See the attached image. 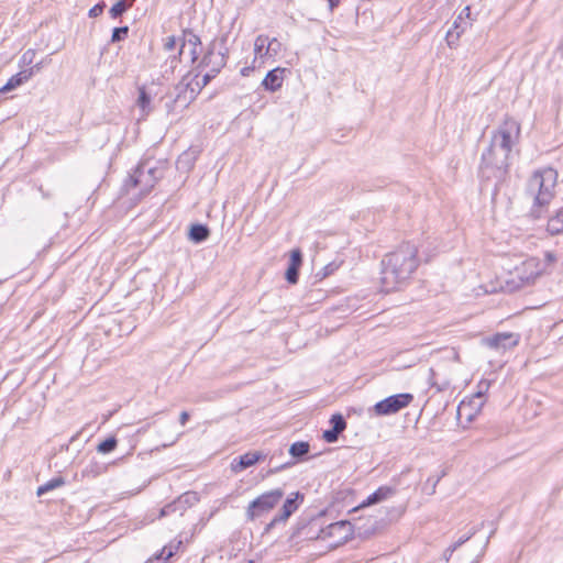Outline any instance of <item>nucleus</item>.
<instances>
[{"instance_id":"nucleus-1","label":"nucleus","mask_w":563,"mask_h":563,"mask_svg":"<svg viewBox=\"0 0 563 563\" xmlns=\"http://www.w3.org/2000/svg\"><path fill=\"white\" fill-rule=\"evenodd\" d=\"M520 124L511 117H506L494 131L488 148L482 154L481 175L485 179L503 180L508 174L509 155L519 142Z\"/></svg>"},{"instance_id":"nucleus-2","label":"nucleus","mask_w":563,"mask_h":563,"mask_svg":"<svg viewBox=\"0 0 563 563\" xmlns=\"http://www.w3.org/2000/svg\"><path fill=\"white\" fill-rule=\"evenodd\" d=\"M417 255L416 245L407 242L384 257L380 272L382 291L399 290L407 285L419 265Z\"/></svg>"},{"instance_id":"nucleus-3","label":"nucleus","mask_w":563,"mask_h":563,"mask_svg":"<svg viewBox=\"0 0 563 563\" xmlns=\"http://www.w3.org/2000/svg\"><path fill=\"white\" fill-rule=\"evenodd\" d=\"M558 174L552 168L534 172L527 183V194L533 199L531 214L541 217V209L550 203L554 197Z\"/></svg>"},{"instance_id":"nucleus-4","label":"nucleus","mask_w":563,"mask_h":563,"mask_svg":"<svg viewBox=\"0 0 563 563\" xmlns=\"http://www.w3.org/2000/svg\"><path fill=\"white\" fill-rule=\"evenodd\" d=\"M545 272V264L537 257H530L516 266L506 280V287L509 291L518 290L527 285H531L542 273Z\"/></svg>"},{"instance_id":"nucleus-5","label":"nucleus","mask_w":563,"mask_h":563,"mask_svg":"<svg viewBox=\"0 0 563 563\" xmlns=\"http://www.w3.org/2000/svg\"><path fill=\"white\" fill-rule=\"evenodd\" d=\"M162 177V170L151 166L148 162L140 163L129 179L125 181L124 187L128 191L132 188H139L140 195H147L155 186L156 181Z\"/></svg>"},{"instance_id":"nucleus-6","label":"nucleus","mask_w":563,"mask_h":563,"mask_svg":"<svg viewBox=\"0 0 563 563\" xmlns=\"http://www.w3.org/2000/svg\"><path fill=\"white\" fill-rule=\"evenodd\" d=\"M282 488H275L266 492L255 498L247 507V516L250 519H255L272 510L284 497Z\"/></svg>"},{"instance_id":"nucleus-7","label":"nucleus","mask_w":563,"mask_h":563,"mask_svg":"<svg viewBox=\"0 0 563 563\" xmlns=\"http://www.w3.org/2000/svg\"><path fill=\"white\" fill-rule=\"evenodd\" d=\"M413 399L408 393L389 396L374 406V410L378 416H388L406 408Z\"/></svg>"},{"instance_id":"nucleus-8","label":"nucleus","mask_w":563,"mask_h":563,"mask_svg":"<svg viewBox=\"0 0 563 563\" xmlns=\"http://www.w3.org/2000/svg\"><path fill=\"white\" fill-rule=\"evenodd\" d=\"M321 533L322 539L336 538L335 544L339 545L345 543L353 536V529L349 521L342 520L329 525Z\"/></svg>"},{"instance_id":"nucleus-9","label":"nucleus","mask_w":563,"mask_h":563,"mask_svg":"<svg viewBox=\"0 0 563 563\" xmlns=\"http://www.w3.org/2000/svg\"><path fill=\"white\" fill-rule=\"evenodd\" d=\"M485 343L496 351H506L515 347L519 343V334L511 332L496 333L485 339Z\"/></svg>"},{"instance_id":"nucleus-10","label":"nucleus","mask_w":563,"mask_h":563,"mask_svg":"<svg viewBox=\"0 0 563 563\" xmlns=\"http://www.w3.org/2000/svg\"><path fill=\"white\" fill-rule=\"evenodd\" d=\"M201 41L200 37L195 34L190 30H185L184 35L181 38L180 47L178 51V56H174L172 59V64L178 60V57H180L184 54V48L188 45L189 48V57L190 62L195 63L199 56L198 47L200 46Z\"/></svg>"},{"instance_id":"nucleus-11","label":"nucleus","mask_w":563,"mask_h":563,"mask_svg":"<svg viewBox=\"0 0 563 563\" xmlns=\"http://www.w3.org/2000/svg\"><path fill=\"white\" fill-rule=\"evenodd\" d=\"M292 495L294 497H288L285 500L279 514L275 516V518L268 523L267 529H271L278 522H285L292 515V512L297 510L299 506L298 500L302 501L303 495H301L299 492H296Z\"/></svg>"},{"instance_id":"nucleus-12","label":"nucleus","mask_w":563,"mask_h":563,"mask_svg":"<svg viewBox=\"0 0 563 563\" xmlns=\"http://www.w3.org/2000/svg\"><path fill=\"white\" fill-rule=\"evenodd\" d=\"M266 455L261 451H250L239 457L234 459L231 463V471L233 473H240L245 468L253 466L257 462L264 460Z\"/></svg>"},{"instance_id":"nucleus-13","label":"nucleus","mask_w":563,"mask_h":563,"mask_svg":"<svg viewBox=\"0 0 563 563\" xmlns=\"http://www.w3.org/2000/svg\"><path fill=\"white\" fill-rule=\"evenodd\" d=\"M395 494V489L388 486H380L377 490L371 494L357 508L353 510H357L358 508L372 506L378 504Z\"/></svg>"},{"instance_id":"nucleus-14","label":"nucleus","mask_w":563,"mask_h":563,"mask_svg":"<svg viewBox=\"0 0 563 563\" xmlns=\"http://www.w3.org/2000/svg\"><path fill=\"white\" fill-rule=\"evenodd\" d=\"M32 77H33V69L20 70L18 74L13 75L2 88H0V93L14 90L15 88H18L21 85H23L24 82H26Z\"/></svg>"},{"instance_id":"nucleus-15","label":"nucleus","mask_w":563,"mask_h":563,"mask_svg":"<svg viewBox=\"0 0 563 563\" xmlns=\"http://www.w3.org/2000/svg\"><path fill=\"white\" fill-rule=\"evenodd\" d=\"M283 71L284 69L279 67L269 70L262 81L263 87L272 92L278 90L284 81V78L282 76Z\"/></svg>"},{"instance_id":"nucleus-16","label":"nucleus","mask_w":563,"mask_h":563,"mask_svg":"<svg viewBox=\"0 0 563 563\" xmlns=\"http://www.w3.org/2000/svg\"><path fill=\"white\" fill-rule=\"evenodd\" d=\"M547 230L551 235H563V208L550 217Z\"/></svg>"},{"instance_id":"nucleus-17","label":"nucleus","mask_w":563,"mask_h":563,"mask_svg":"<svg viewBox=\"0 0 563 563\" xmlns=\"http://www.w3.org/2000/svg\"><path fill=\"white\" fill-rule=\"evenodd\" d=\"M210 230L205 224H194L189 230V239L195 243H201L209 238Z\"/></svg>"},{"instance_id":"nucleus-18","label":"nucleus","mask_w":563,"mask_h":563,"mask_svg":"<svg viewBox=\"0 0 563 563\" xmlns=\"http://www.w3.org/2000/svg\"><path fill=\"white\" fill-rule=\"evenodd\" d=\"M64 485H65V478L63 476L54 477V478L49 479L48 482H46L45 484L41 485L37 488L36 495L43 496L44 494H46L55 488L62 487Z\"/></svg>"},{"instance_id":"nucleus-19","label":"nucleus","mask_w":563,"mask_h":563,"mask_svg":"<svg viewBox=\"0 0 563 563\" xmlns=\"http://www.w3.org/2000/svg\"><path fill=\"white\" fill-rule=\"evenodd\" d=\"M467 25H468V23L466 21H464V16H462V14H460L453 23V29L449 30L446 33V40H448L449 45L453 44L452 37H453L454 31H456V38H459L460 34L465 31Z\"/></svg>"},{"instance_id":"nucleus-20","label":"nucleus","mask_w":563,"mask_h":563,"mask_svg":"<svg viewBox=\"0 0 563 563\" xmlns=\"http://www.w3.org/2000/svg\"><path fill=\"white\" fill-rule=\"evenodd\" d=\"M136 104L142 110L144 115H147L151 111V96L146 92L145 87L139 88V98Z\"/></svg>"},{"instance_id":"nucleus-21","label":"nucleus","mask_w":563,"mask_h":563,"mask_svg":"<svg viewBox=\"0 0 563 563\" xmlns=\"http://www.w3.org/2000/svg\"><path fill=\"white\" fill-rule=\"evenodd\" d=\"M217 63L214 67H211L208 73H206L202 77V86L209 84V81L217 76V74L221 70V68L225 65V56L217 55Z\"/></svg>"},{"instance_id":"nucleus-22","label":"nucleus","mask_w":563,"mask_h":563,"mask_svg":"<svg viewBox=\"0 0 563 563\" xmlns=\"http://www.w3.org/2000/svg\"><path fill=\"white\" fill-rule=\"evenodd\" d=\"M190 497L196 498L195 495L186 493L183 496H180L177 501L166 505L161 510V516L164 517V516L170 515L172 512H175L178 509L179 505L188 504Z\"/></svg>"},{"instance_id":"nucleus-23","label":"nucleus","mask_w":563,"mask_h":563,"mask_svg":"<svg viewBox=\"0 0 563 563\" xmlns=\"http://www.w3.org/2000/svg\"><path fill=\"white\" fill-rule=\"evenodd\" d=\"M310 445L308 442L305 441H298L290 445L289 448V454L292 457H302L303 455L309 453Z\"/></svg>"},{"instance_id":"nucleus-24","label":"nucleus","mask_w":563,"mask_h":563,"mask_svg":"<svg viewBox=\"0 0 563 563\" xmlns=\"http://www.w3.org/2000/svg\"><path fill=\"white\" fill-rule=\"evenodd\" d=\"M176 89L178 90V93L176 96V98L174 99V102H179L181 101V95L184 93V106L187 107L194 99H195V90L194 89H190L189 91V97L186 96L187 91H188V85H178L176 87Z\"/></svg>"},{"instance_id":"nucleus-25","label":"nucleus","mask_w":563,"mask_h":563,"mask_svg":"<svg viewBox=\"0 0 563 563\" xmlns=\"http://www.w3.org/2000/svg\"><path fill=\"white\" fill-rule=\"evenodd\" d=\"M180 545L181 541H178L176 544L170 543L165 545L156 556V560H163L164 562L168 561L176 553Z\"/></svg>"},{"instance_id":"nucleus-26","label":"nucleus","mask_w":563,"mask_h":563,"mask_svg":"<svg viewBox=\"0 0 563 563\" xmlns=\"http://www.w3.org/2000/svg\"><path fill=\"white\" fill-rule=\"evenodd\" d=\"M118 445V440L114 437L107 438L97 446L98 453L108 454L112 452Z\"/></svg>"},{"instance_id":"nucleus-27","label":"nucleus","mask_w":563,"mask_h":563,"mask_svg":"<svg viewBox=\"0 0 563 563\" xmlns=\"http://www.w3.org/2000/svg\"><path fill=\"white\" fill-rule=\"evenodd\" d=\"M282 49V43L277 38L269 40L267 37V45L265 49V56L274 57L279 54Z\"/></svg>"},{"instance_id":"nucleus-28","label":"nucleus","mask_w":563,"mask_h":563,"mask_svg":"<svg viewBox=\"0 0 563 563\" xmlns=\"http://www.w3.org/2000/svg\"><path fill=\"white\" fill-rule=\"evenodd\" d=\"M130 7L131 4H128L124 0H120L110 8V16L112 19H117L121 16Z\"/></svg>"},{"instance_id":"nucleus-29","label":"nucleus","mask_w":563,"mask_h":563,"mask_svg":"<svg viewBox=\"0 0 563 563\" xmlns=\"http://www.w3.org/2000/svg\"><path fill=\"white\" fill-rule=\"evenodd\" d=\"M267 45V35L261 34L254 41V52L256 55L264 57Z\"/></svg>"},{"instance_id":"nucleus-30","label":"nucleus","mask_w":563,"mask_h":563,"mask_svg":"<svg viewBox=\"0 0 563 563\" xmlns=\"http://www.w3.org/2000/svg\"><path fill=\"white\" fill-rule=\"evenodd\" d=\"M330 423L332 424V429L341 433L346 428V422L342 415L335 413L331 417Z\"/></svg>"},{"instance_id":"nucleus-31","label":"nucleus","mask_w":563,"mask_h":563,"mask_svg":"<svg viewBox=\"0 0 563 563\" xmlns=\"http://www.w3.org/2000/svg\"><path fill=\"white\" fill-rule=\"evenodd\" d=\"M129 26L114 27L112 31L111 42H120L128 36Z\"/></svg>"},{"instance_id":"nucleus-32","label":"nucleus","mask_w":563,"mask_h":563,"mask_svg":"<svg viewBox=\"0 0 563 563\" xmlns=\"http://www.w3.org/2000/svg\"><path fill=\"white\" fill-rule=\"evenodd\" d=\"M338 267L339 266L335 263H330L316 274V278L321 280L328 277L329 275L333 274L338 269Z\"/></svg>"},{"instance_id":"nucleus-33","label":"nucleus","mask_w":563,"mask_h":563,"mask_svg":"<svg viewBox=\"0 0 563 563\" xmlns=\"http://www.w3.org/2000/svg\"><path fill=\"white\" fill-rule=\"evenodd\" d=\"M34 57H35L34 49L30 48V49L25 51L20 58V66L24 67V66L32 65L34 62Z\"/></svg>"},{"instance_id":"nucleus-34","label":"nucleus","mask_w":563,"mask_h":563,"mask_svg":"<svg viewBox=\"0 0 563 563\" xmlns=\"http://www.w3.org/2000/svg\"><path fill=\"white\" fill-rule=\"evenodd\" d=\"M217 55H222L221 53H214L213 51H209L203 57L200 63L202 67H208L211 65V67H214L217 63Z\"/></svg>"},{"instance_id":"nucleus-35","label":"nucleus","mask_w":563,"mask_h":563,"mask_svg":"<svg viewBox=\"0 0 563 563\" xmlns=\"http://www.w3.org/2000/svg\"><path fill=\"white\" fill-rule=\"evenodd\" d=\"M301 263H302L301 251L299 249L292 250L291 253H290L289 266H294V267H298L299 268Z\"/></svg>"},{"instance_id":"nucleus-36","label":"nucleus","mask_w":563,"mask_h":563,"mask_svg":"<svg viewBox=\"0 0 563 563\" xmlns=\"http://www.w3.org/2000/svg\"><path fill=\"white\" fill-rule=\"evenodd\" d=\"M298 267L288 266L285 275L287 282L290 284H296L298 282Z\"/></svg>"},{"instance_id":"nucleus-37","label":"nucleus","mask_w":563,"mask_h":563,"mask_svg":"<svg viewBox=\"0 0 563 563\" xmlns=\"http://www.w3.org/2000/svg\"><path fill=\"white\" fill-rule=\"evenodd\" d=\"M444 475V473H442L441 475L439 476H431L427 479L426 482V486H430V490H429V495H433L435 493V488H437V485L439 484L441 477Z\"/></svg>"},{"instance_id":"nucleus-38","label":"nucleus","mask_w":563,"mask_h":563,"mask_svg":"<svg viewBox=\"0 0 563 563\" xmlns=\"http://www.w3.org/2000/svg\"><path fill=\"white\" fill-rule=\"evenodd\" d=\"M339 432L335 431L334 429H330V430H325L323 432V435L322 438L324 439V441H327L328 443H333L335 441H338L339 439Z\"/></svg>"},{"instance_id":"nucleus-39","label":"nucleus","mask_w":563,"mask_h":563,"mask_svg":"<svg viewBox=\"0 0 563 563\" xmlns=\"http://www.w3.org/2000/svg\"><path fill=\"white\" fill-rule=\"evenodd\" d=\"M106 8L104 2L97 3L89 10V16L90 18H97L100 14H102L103 10Z\"/></svg>"},{"instance_id":"nucleus-40","label":"nucleus","mask_w":563,"mask_h":563,"mask_svg":"<svg viewBox=\"0 0 563 563\" xmlns=\"http://www.w3.org/2000/svg\"><path fill=\"white\" fill-rule=\"evenodd\" d=\"M473 533L460 538L456 542H454L450 548L446 549L445 553L452 554L457 548H460L463 543H465Z\"/></svg>"},{"instance_id":"nucleus-41","label":"nucleus","mask_w":563,"mask_h":563,"mask_svg":"<svg viewBox=\"0 0 563 563\" xmlns=\"http://www.w3.org/2000/svg\"><path fill=\"white\" fill-rule=\"evenodd\" d=\"M177 38L175 36L166 37L164 42V48L168 52L174 51L177 46Z\"/></svg>"},{"instance_id":"nucleus-42","label":"nucleus","mask_w":563,"mask_h":563,"mask_svg":"<svg viewBox=\"0 0 563 563\" xmlns=\"http://www.w3.org/2000/svg\"><path fill=\"white\" fill-rule=\"evenodd\" d=\"M544 262H547V264L549 265L553 264L554 262H556V255L552 252H545Z\"/></svg>"},{"instance_id":"nucleus-43","label":"nucleus","mask_w":563,"mask_h":563,"mask_svg":"<svg viewBox=\"0 0 563 563\" xmlns=\"http://www.w3.org/2000/svg\"><path fill=\"white\" fill-rule=\"evenodd\" d=\"M189 420V413L187 411H181L179 415V422L181 426H185Z\"/></svg>"},{"instance_id":"nucleus-44","label":"nucleus","mask_w":563,"mask_h":563,"mask_svg":"<svg viewBox=\"0 0 563 563\" xmlns=\"http://www.w3.org/2000/svg\"><path fill=\"white\" fill-rule=\"evenodd\" d=\"M44 66V62H38L34 65H32L31 67H29L27 69H33V75L38 73Z\"/></svg>"},{"instance_id":"nucleus-45","label":"nucleus","mask_w":563,"mask_h":563,"mask_svg":"<svg viewBox=\"0 0 563 563\" xmlns=\"http://www.w3.org/2000/svg\"><path fill=\"white\" fill-rule=\"evenodd\" d=\"M178 438H179V435L173 437L168 442L163 443L162 446L168 448V446L174 445L177 442Z\"/></svg>"},{"instance_id":"nucleus-46","label":"nucleus","mask_w":563,"mask_h":563,"mask_svg":"<svg viewBox=\"0 0 563 563\" xmlns=\"http://www.w3.org/2000/svg\"><path fill=\"white\" fill-rule=\"evenodd\" d=\"M289 465V463L287 464H284V465H280V466H276L272 470L268 471V474H275L277 472H279L280 470H284L285 467H287Z\"/></svg>"},{"instance_id":"nucleus-47","label":"nucleus","mask_w":563,"mask_h":563,"mask_svg":"<svg viewBox=\"0 0 563 563\" xmlns=\"http://www.w3.org/2000/svg\"><path fill=\"white\" fill-rule=\"evenodd\" d=\"M328 1H329V7H330L331 10L336 8L340 4V2H341V0H328Z\"/></svg>"},{"instance_id":"nucleus-48","label":"nucleus","mask_w":563,"mask_h":563,"mask_svg":"<svg viewBox=\"0 0 563 563\" xmlns=\"http://www.w3.org/2000/svg\"><path fill=\"white\" fill-rule=\"evenodd\" d=\"M470 13H471V9H470V7H465V8L462 10V12H461L462 16H464V15H465L466 18H468V16H470Z\"/></svg>"},{"instance_id":"nucleus-49","label":"nucleus","mask_w":563,"mask_h":563,"mask_svg":"<svg viewBox=\"0 0 563 563\" xmlns=\"http://www.w3.org/2000/svg\"><path fill=\"white\" fill-rule=\"evenodd\" d=\"M151 427V423H147L145 424L144 427H142L141 429L137 430L139 433H143V432H146L147 429Z\"/></svg>"},{"instance_id":"nucleus-50","label":"nucleus","mask_w":563,"mask_h":563,"mask_svg":"<svg viewBox=\"0 0 563 563\" xmlns=\"http://www.w3.org/2000/svg\"><path fill=\"white\" fill-rule=\"evenodd\" d=\"M463 408H464V407H463V404H461V405L459 406V408H457V413H459V416H460V417H461V415H462V410H463Z\"/></svg>"},{"instance_id":"nucleus-51","label":"nucleus","mask_w":563,"mask_h":563,"mask_svg":"<svg viewBox=\"0 0 563 563\" xmlns=\"http://www.w3.org/2000/svg\"><path fill=\"white\" fill-rule=\"evenodd\" d=\"M247 70H249V68H243L242 69V75L245 76L247 74Z\"/></svg>"},{"instance_id":"nucleus-52","label":"nucleus","mask_w":563,"mask_h":563,"mask_svg":"<svg viewBox=\"0 0 563 563\" xmlns=\"http://www.w3.org/2000/svg\"><path fill=\"white\" fill-rule=\"evenodd\" d=\"M430 374H431V376L434 375V371L432 368H430Z\"/></svg>"},{"instance_id":"nucleus-53","label":"nucleus","mask_w":563,"mask_h":563,"mask_svg":"<svg viewBox=\"0 0 563 563\" xmlns=\"http://www.w3.org/2000/svg\"><path fill=\"white\" fill-rule=\"evenodd\" d=\"M476 396H477V397H482V391H478V393L476 394Z\"/></svg>"}]
</instances>
